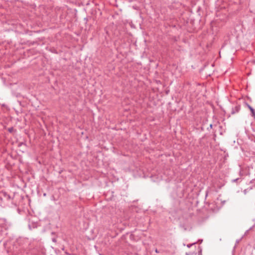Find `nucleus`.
<instances>
[{
    "label": "nucleus",
    "mask_w": 255,
    "mask_h": 255,
    "mask_svg": "<svg viewBox=\"0 0 255 255\" xmlns=\"http://www.w3.org/2000/svg\"><path fill=\"white\" fill-rule=\"evenodd\" d=\"M249 109H250L251 111L252 112V113L253 114H255V111L253 109V108H252L250 106H249Z\"/></svg>",
    "instance_id": "f257e3e1"
},
{
    "label": "nucleus",
    "mask_w": 255,
    "mask_h": 255,
    "mask_svg": "<svg viewBox=\"0 0 255 255\" xmlns=\"http://www.w3.org/2000/svg\"><path fill=\"white\" fill-rule=\"evenodd\" d=\"M191 245H188L187 246H188V247H189V248Z\"/></svg>",
    "instance_id": "f03ea898"
}]
</instances>
